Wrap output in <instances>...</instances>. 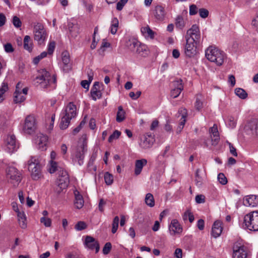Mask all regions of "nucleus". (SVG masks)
<instances>
[{"instance_id": "nucleus-1", "label": "nucleus", "mask_w": 258, "mask_h": 258, "mask_svg": "<svg viewBox=\"0 0 258 258\" xmlns=\"http://www.w3.org/2000/svg\"><path fill=\"white\" fill-rule=\"evenodd\" d=\"M77 115V107L73 102H70L61 113V121L59 127L61 130H65L69 126L71 120Z\"/></svg>"}, {"instance_id": "nucleus-2", "label": "nucleus", "mask_w": 258, "mask_h": 258, "mask_svg": "<svg viewBox=\"0 0 258 258\" xmlns=\"http://www.w3.org/2000/svg\"><path fill=\"white\" fill-rule=\"evenodd\" d=\"M34 84H40L42 87L46 88L51 84L55 85L56 78L55 75L51 76L45 69H41L38 72V75L34 80Z\"/></svg>"}, {"instance_id": "nucleus-3", "label": "nucleus", "mask_w": 258, "mask_h": 258, "mask_svg": "<svg viewBox=\"0 0 258 258\" xmlns=\"http://www.w3.org/2000/svg\"><path fill=\"white\" fill-rule=\"evenodd\" d=\"M205 55L209 61L215 62L219 66L223 63L225 58V53L213 46H210L206 49Z\"/></svg>"}, {"instance_id": "nucleus-4", "label": "nucleus", "mask_w": 258, "mask_h": 258, "mask_svg": "<svg viewBox=\"0 0 258 258\" xmlns=\"http://www.w3.org/2000/svg\"><path fill=\"white\" fill-rule=\"evenodd\" d=\"M87 151V141L83 139L78 143L77 146L72 153L71 157L73 161L77 162L81 166L83 164L85 154Z\"/></svg>"}, {"instance_id": "nucleus-5", "label": "nucleus", "mask_w": 258, "mask_h": 258, "mask_svg": "<svg viewBox=\"0 0 258 258\" xmlns=\"http://www.w3.org/2000/svg\"><path fill=\"white\" fill-rule=\"evenodd\" d=\"M28 170L33 180H37L42 176L41 166L37 156H31L28 161Z\"/></svg>"}, {"instance_id": "nucleus-6", "label": "nucleus", "mask_w": 258, "mask_h": 258, "mask_svg": "<svg viewBox=\"0 0 258 258\" xmlns=\"http://www.w3.org/2000/svg\"><path fill=\"white\" fill-rule=\"evenodd\" d=\"M126 45L130 50L136 52L141 56L146 57L148 55L149 50L147 46L141 43L136 39H130L127 42Z\"/></svg>"}, {"instance_id": "nucleus-7", "label": "nucleus", "mask_w": 258, "mask_h": 258, "mask_svg": "<svg viewBox=\"0 0 258 258\" xmlns=\"http://www.w3.org/2000/svg\"><path fill=\"white\" fill-rule=\"evenodd\" d=\"M245 228L251 231H258V211H253L244 217Z\"/></svg>"}, {"instance_id": "nucleus-8", "label": "nucleus", "mask_w": 258, "mask_h": 258, "mask_svg": "<svg viewBox=\"0 0 258 258\" xmlns=\"http://www.w3.org/2000/svg\"><path fill=\"white\" fill-rule=\"evenodd\" d=\"M233 258H247L250 252L248 247L241 241H237L233 244Z\"/></svg>"}, {"instance_id": "nucleus-9", "label": "nucleus", "mask_w": 258, "mask_h": 258, "mask_svg": "<svg viewBox=\"0 0 258 258\" xmlns=\"http://www.w3.org/2000/svg\"><path fill=\"white\" fill-rule=\"evenodd\" d=\"M34 39L39 45L44 44L47 39L48 34L43 25L37 23L34 27Z\"/></svg>"}, {"instance_id": "nucleus-10", "label": "nucleus", "mask_w": 258, "mask_h": 258, "mask_svg": "<svg viewBox=\"0 0 258 258\" xmlns=\"http://www.w3.org/2000/svg\"><path fill=\"white\" fill-rule=\"evenodd\" d=\"M185 40H188L196 44H200L201 42V35L199 27L197 25H193L189 29L185 36Z\"/></svg>"}, {"instance_id": "nucleus-11", "label": "nucleus", "mask_w": 258, "mask_h": 258, "mask_svg": "<svg viewBox=\"0 0 258 258\" xmlns=\"http://www.w3.org/2000/svg\"><path fill=\"white\" fill-rule=\"evenodd\" d=\"M7 177L14 186H18L22 179L21 173L14 167H9L8 168Z\"/></svg>"}, {"instance_id": "nucleus-12", "label": "nucleus", "mask_w": 258, "mask_h": 258, "mask_svg": "<svg viewBox=\"0 0 258 258\" xmlns=\"http://www.w3.org/2000/svg\"><path fill=\"white\" fill-rule=\"evenodd\" d=\"M5 143L6 146V150L10 153L16 152L19 148V144L17 141L14 135L9 134L4 139Z\"/></svg>"}, {"instance_id": "nucleus-13", "label": "nucleus", "mask_w": 258, "mask_h": 258, "mask_svg": "<svg viewBox=\"0 0 258 258\" xmlns=\"http://www.w3.org/2000/svg\"><path fill=\"white\" fill-rule=\"evenodd\" d=\"M70 182L69 175L66 171L62 170L59 176L57 186L55 188V191L60 194L63 189H66Z\"/></svg>"}, {"instance_id": "nucleus-14", "label": "nucleus", "mask_w": 258, "mask_h": 258, "mask_svg": "<svg viewBox=\"0 0 258 258\" xmlns=\"http://www.w3.org/2000/svg\"><path fill=\"white\" fill-rule=\"evenodd\" d=\"M36 128V120L34 116L32 115L27 116L25 120L23 127V132L28 135L34 133Z\"/></svg>"}, {"instance_id": "nucleus-15", "label": "nucleus", "mask_w": 258, "mask_h": 258, "mask_svg": "<svg viewBox=\"0 0 258 258\" xmlns=\"http://www.w3.org/2000/svg\"><path fill=\"white\" fill-rule=\"evenodd\" d=\"M185 40L186 44L184 47V54L187 57H194L197 53V47L199 44L192 42L188 39Z\"/></svg>"}, {"instance_id": "nucleus-16", "label": "nucleus", "mask_w": 258, "mask_h": 258, "mask_svg": "<svg viewBox=\"0 0 258 258\" xmlns=\"http://www.w3.org/2000/svg\"><path fill=\"white\" fill-rule=\"evenodd\" d=\"M155 141L154 135L151 133H147L141 139L140 143V146L143 149H148L151 148Z\"/></svg>"}, {"instance_id": "nucleus-17", "label": "nucleus", "mask_w": 258, "mask_h": 258, "mask_svg": "<svg viewBox=\"0 0 258 258\" xmlns=\"http://www.w3.org/2000/svg\"><path fill=\"white\" fill-rule=\"evenodd\" d=\"M173 88L171 89L170 96L173 98L177 97L183 90L182 80L181 79L175 80L172 82Z\"/></svg>"}, {"instance_id": "nucleus-18", "label": "nucleus", "mask_w": 258, "mask_h": 258, "mask_svg": "<svg viewBox=\"0 0 258 258\" xmlns=\"http://www.w3.org/2000/svg\"><path fill=\"white\" fill-rule=\"evenodd\" d=\"M85 247L90 250H95L96 252L99 250V244L97 240L91 236H86L84 242Z\"/></svg>"}, {"instance_id": "nucleus-19", "label": "nucleus", "mask_w": 258, "mask_h": 258, "mask_svg": "<svg viewBox=\"0 0 258 258\" xmlns=\"http://www.w3.org/2000/svg\"><path fill=\"white\" fill-rule=\"evenodd\" d=\"M182 227L177 219H173L169 226V231L172 236L180 234L182 232Z\"/></svg>"}, {"instance_id": "nucleus-20", "label": "nucleus", "mask_w": 258, "mask_h": 258, "mask_svg": "<svg viewBox=\"0 0 258 258\" xmlns=\"http://www.w3.org/2000/svg\"><path fill=\"white\" fill-rule=\"evenodd\" d=\"M103 84H100L98 82H95L91 88L90 93L92 99L96 101L97 99H100L102 97L101 88Z\"/></svg>"}, {"instance_id": "nucleus-21", "label": "nucleus", "mask_w": 258, "mask_h": 258, "mask_svg": "<svg viewBox=\"0 0 258 258\" xmlns=\"http://www.w3.org/2000/svg\"><path fill=\"white\" fill-rule=\"evenodd\" d=\"M209 133L211 138L212 145L214 146L217 145L220 140V137L217 125L216 124L209 128Z\"/></svg>"}, {"instance_id": "nucleus-22", "label": "nucleus", "mask_w": 258, "mask_h": 258, "mask_svg": "<svg viewBox=\"0 0 258 258\" xmlns=\"http://www.w3.org/2000/svg\"><path fill=\"white\" fill-rule=\"evenodd\" d=\"M48 137L46 135L43 134H38L36 139V143L38 144V148L44 151L46 149V146L47 144Z\"/></svg>"}, {"instance_id": "nucleus-23", "label": "nucleus", "mask_w": 258, "mask_h": 258, "mask_svg": "<svg viewBox=\"0 0 258 258\" xmlns=\"http://www.w3.org/2000/svg\"><path fill=\"white\" fill-rule=\"evenodd\" d=\"M223 223L219 220H216L213 224L211 231V235L215 238L218 237L221 234L223 230Z\"/></svg>"}, {"instance_id": "nucleus-24", "label": "nucleus", "mask_w": 258, "mask_h": 258, "mask_svg": "<svg viewBox=\"0 0 258 258\" xmlns=\"http://www.w3.org/2000/svg\"><path fill=\"white\" fill-rule=\"evenodd\" d=\"M61 60L63 64V70L66 72H68L71 69L70 64V56L68 51H64L61 53Z\"/></svg>"}, {"instance_id": "nucleus-25", "label": "nucleus", "mask_w": 258, "mask_h": 258, "mask_svg": "<svg viewBox=\"0 0 258 258\" xmlns=\"http://www.w3.org/2000/svg\"><path fill=\"white\" fill-rule=\"evenodd\" d=\"M243 204L247 207H255L258 204V198L254 195L247 196L244 198Z\"/></svg>"}, {"instance_id": "nucleus-26", "label": "nucleus", "mask_w": 258, "mask_h": 258, "mask_svg": "<svg viewBox=\"0 0 258 258\" xmlns=\"http://www.w3.org/2000/svg\"><path fill=\"white\" fill-rule=\"evenodd\" d=\"M179 112L181 114V118L180 119L178 126L177 128V133H180L183 129L186 121L185 118L187 115V111L185 108L180 109Z\"/></svg>"}, {"instance_id": "nucleus-27", "label": "nucleus", "mask_w": 258, "mask_h": 258, "mask_svg": "<svg viewBox=\"0 0 258 258\" xmlns=\"http://www.w3.org/2000/svg\"><path fill=\"white\" fill-rule=\"evenodd\" d=\"M147 163V160L145 159L137 160L135 163V174L139 175L142 172L143 167Z\"/></svg>"}, {"instance_id": "nucleus-28", "label": "nucleus", "mask_w": 258, "mask_h": 258, "mask_svg": "<svg viewBox=\"0 0 258 258\" xmlns=\"http://www.w3.org/2000/svg\"><path fill=\"white\" fill-rule=\"evenodd\" d=\"M74 195L75 197L74 202L75 207L79 209L82 208L84 206V203L82 196L77 190L74 191Z\"/></svg>"}, {"instance_id": "nucleus-29", "label": "nucleus", "mask_w": 258, "mask_h": 258, "mask_svg": "<svg viewBox=\"0 0 258 258\" xmlns=\"http://www.w3.org/2000/svg\"><path fill=\"white\" fill-rule=\"evenodd\" d=\"M155 18L158 20H163L165 15L164 8L161 5H157L155 8Z\"/></svg>"}, {"instance_id": "nucleus-30", "label": "nucleus", "mask_w": 258, "mask_h": 258, "mask_svg": "<svg viewBox=\"0 0 258 258\" xmlns=\"http://www.w3.org/2000/svg\"><path fill=\"white\" fill-rule=\"evenodd\" d=\"M18 221L20 227L22 229H26L27 228L26 216L23 211L18 212L17 214Z\"/></svg>"}, {"instance_id": "nucleus-31", "label": "nucleus", "mask_w": 258, "mask_h": 258, "mask_svg": "<svg viewBox=\"0 0 258 258\" xmlns=\"http://www.w3.org/2000/svg\"><path fill=\"white\" fill-rule=\"evenodd\" d=\"M24 48L29 52L33 49V42L31 37L28 35H26L24 38Z\"/></svg>"}, {"instance_id": "nucleus-32", "label": "nucleus", "mask_w": 258, "mask_h": 258, "mask_svg": "<svg viewBox=\"0 0 258 258\" xmlns=\"http://www.w3.org/2000/svg\"><path fill=\"white\" fill-rule=\"evenodd\" d=\"M68 28L70 32V34L73 37L77 36L79 32V28L77 24H73V23H69L68 24Z\"/></svg>"}, {"instance_id": "nucleus-33", "label": "nucleus", "mask_w": 258, "mask_h": 258, "mask_svg": "<svg viewBox=\"0 0 258 258\" xmlns=\"http://www.w3.org/2000/svg\"><path fill=\"white\" fill-rule=\"evenodd\" d=\"M141 31L145 37H149L151 39H153L154 37L155 33L149 26L142 27Z\"/></svg>"}, {"instance_id": "nucleus-34", "label": "nucleus", "mask_w": 258, "mask_h": 258, "mask_svg": "<svg viewBox=\"0 0 258 258\" xmlns=\"http://www.w3.org/2000/svg\"><path fill=\"white\" fill-rule=\"evenodd\" d=\"M9 90L8 84L7 82H3L0 87V103L3 102L5 99V93Z\"/></svg>"}, {"instance_id": "nucleus-35", "label": "nucleus", "mask_w": 258, "mask_h": 258, "mask_svg": "<svg viewBox=\"0 0 258 258\" xmlns=\"http://www.w3.org/2000/svg\"><path fill=\"white\" fill-rule=\"evenodd\" d=\"M175 25L178 29L182 30L185 27V22L181 15H178L175 19Z\"/></svg>"}, {"instance_id": "nucleus-36", "label": "nucleus", "mask_w": 258, "mask_h": 258, "mask_svg": "<svg viewBox=\"0 0 258 258\" xmlns=\"http://www.w3.org/2000/svg\"><path fill=\"white\" fill-rule=\"evenodd\" d=\"M26 98L22 93L21 91H15L14 95V101L15 103H19L23 102Z\"/></svg>"}, {"instance_id": "nucleus-37", "label": "nucleus", "mask_w": 258, "mask_h": 258, "mask_svg": "<svg viewBox=\"0 0 258 258\" xmlns=\"http://www.w3.org/2000/svg\"><path fill=\"white\" fill-rule=\"evenodd\" d=\"M125 111L121 106L118 107V111L116 114V120L118 122H122L125 119Z\"/></svg>"}, {"instance_id": "nucleus-38", "label": "nucleus", "mask_w": 258, "mask_h": 258, "mask_svg": "<svg viewBox=\"0 0 258 258\" xmlns=\"http://www.w3.org/2000/svg\"><path fill=\"white\" fill-rule=\"evenodd\" d=\"M145 202L150 207H153L155 205V200L153 195L151 193L146 194L145 198Z\"/></svg>"}, {"instance_id": "nucleus-39", "label": "nucleus", "mask_w": 258, "mask_h": 258, "mask_svg": "<svg viewBox=\"0 0 258 258\" xmlns=\"http://www.w3.org/2000/svg\"><path fill=\"white\" fill-rule=\"evenodd\" d=\"M118 20L117 18H113L111 21V24L110 26V33L112 34H115L118 27Z\"/></svg>"}, {"instance_id": "nucleus-40", "label": "nucleus", "mask_w": 258, "mask_h": 258, "mask_svg": "<svg viewBox=\"0 0 258 258\" xmlns=\"http://www.w3.org/2000/svg\"><path fill=\"white\" fill-rule=\"evenodd\" d=\"M235 93L237 96L242 99H245L247 97V93L242 88H236L235 89Z\"/></svg>"}, {"instance_id": "nucleus-41", "label": "nucleus", "mask_w": 258, "mask_h": 258, "mask_svg": "<svg viewBox=\"0 0 258 258\" xmlns=\"http://www.w3.org/2000/svg\"><path fill=\"white\" fill-rule=\"evenodd\" d=\"M119 217L118 216H115L113 220L112 224V229L111 232L112 233H115L117 230L118 224H119Z\"/></svg>"}, {"instance_id": "nucleus-42", "label": "nucleus", "mask_w": 258, "mask_h": 258, "mask_svg": "<svg viewBox=\"0 0 258 258\" xmlns=\"http://www.w3.org/2000/svg\"><path fill=\"white\" fill-rule=\"evenodd\" d=\"M105 182L107 185H111L113 183V177L111 174L106 172L104 174Z\"/></svg>"}, {"instance_id": "nucleus-43", "label": "nucleus", "mask_w": 258, "mask_h": 258, "mask_svg": "<svg viewBox=\"0 0 258 258\" xmlns=\"http://www.w3.org/2000/svg\"><path fill=\"white\" fill-rule=\"evenodd\" d=\"M202 99V97L201 95H198L197 96L196 101L195 102V107L198 110H200L203 107Z\"/></svg>"}, {"instance_id": "nucleus-44", "label": "nucleus", "mask_w": 258, "mask_h": 258, "mask_svg": "<svg viewBox=\"0 0 258 258\" xmlns=\"http://www.w3.org/2000/svg\"><path fill=\"white\" fill-rule=\"evenodd\" d=\"M87 224L85 222L79 221L75 226V229L77 231H81L87 228Z\"/></svg>"}, {"instance_id": "nucleus-45", "label": "nucleus", "mask_w": 258, "mask_h": 258, "mask_svg": "<svg viewBox=\"0 0 258 258\" xmlns=\"http://www.w3.org/2000/svg\"><path fill=\"white\" fill-rule=\"evenodd\" d=\"M121 135V132L117 131V130H115L112 134H111L109 138H108V142L109 143H111L115 139H118L119 136H120Z\"/></svg>"}, {"instance_id": "nucleus-46", "label": "nucleus", "mask_w": 258, "mask_h": 258, "mask_svg": "<svg viewBox=\"0 0 258 258\" xmlns=\"http://www.w3.org/2000/svg\"><path fill=\"white\" fill-rule=\"evenodd\" d=\"M200 171V169H197L196 171V179H195V182L197 186H200L202 184V177L199 175V172Z\"/></svg>"}, {"instance_id": "nucleus-47", "label": "nucleus", "mask_w": 258, "mask_h": 258, "mask_svg": "<svg viewBox=\"0 0 258 258\" xmlns=\"http://www.w3.org/2000/svg\"><path fill=\"white\" fill-rule=\"evenodd\" d=\"M227 123L229 127L233 128L236 126V120L233 116H229L227 120Z\"/></svg>"}, {"instance_id": "nucleus-48", "label": "nucleus", "mask_w": 258, "mask_h": 258, "mask_svg": "<svg viewBox=\"0 0 258 258\" xmlns=\"http://www.w3.org/2000/svg\"><path fill=\"white\" fill-rule=\"evenodd\" d=\"M40 221L43 224L45 227H50L51 225V220L49 218L42 217L40 218Z\"/></svg>"}, {"instance_id": "nucleus-49", "label": "nucleus", "mask_w": 258, "mask_h": 258, "mask_svg": "<svg viewBox=\"0 0 258 258\" xmlns=\"http://www.w3.org/2000/svg\"><path fill=\"white\" fill-rule=\"evenodd\" d=\"M57 164L56 162L51 160L49 167V171L50 173H53L57 170Z\"/></svg>"}, {"instance_id": "nucleus-50", "label": "nucleus", "mask_w": 258, "mask_h": 258, "mask_svg": "<svg viewBox=\"0 0 258 258\" xmlns=\"http://www.w3.org/2000/svg\"><path fill=\"white\" fill-rule=\"evenodd\" d=\"M12 23L16 28H20L22 25V22L20 19L16 16L13 18Z\"/></svg>"}, {"instance_id": "nucleus-51", "label": "nucleus", "mask_w": 258, "mask_h": 258, "mask_svg": "<svg viewBox=\"0 0 258 258\" xmlns=\"http://www.w3.org/2000/svg\"><path fill=\"white\" fill-rule=\"evenodd\" d=\"M218 179L219 182L223 185H225L227 183V178L222 173H220L218 175Z\"/></svg>"}, {"instance_id": "nucleus-52", "label": "nucleus", "mask_w": 258, "mask_h": 258, "mask_svg": "<svg viewBox=\"0 0 258 258\" xmlns=\"http://www.w3.org/2000/svg\"><path fill=\"white\" fill-rule=\"evenodd\" d=\"M97 157V151H93L90 160L88 162V166H92L94 164V161H95L96 158Z\"/></svg>"}, {"instance_id": "nucleus-53", "label": "nucleus", "mask_w": 258, "mask_h": 258, "mask_svg": "<svg viewBox=\"0 0 258 258\" xmlns=\"http://www.w3.org/2000/svg\"><path fill=\"white\" fill-rule=\"evenodd\" d=\"M198 11V8L196 5L192 4L189 6V14L190 16L197 14Z\"/></svg>"}, {"instance_id": "nucleus-54", "label": "nucleus", "mask_w": 258, "mask_h": 258, "mask_svg": "<svg viewBox=\"0 0 258 258\" xmlns=\"http://www.w3.org/2000/svg\"><path fill=\"white\" fill-rule=\"evenodd\" d=\"M112 245L110 242H107L104 245L103 248V253L104 254H108L111 249Z\"/></svg>"}, {"instance_id": "nucleus-55", "label": "nucleus", "mask_w": 258, "mask_h": 258, "mask_svg": "<svg viewBox=\"0 0 258 258\" xmlns=\"http://www.w3.org/2000/svg\"><path fill=\"white\" fill-rule=\"evenodd\" d=\"M92 79H93V77L89 76V81H87V80L82 81V82L81 83V86L84 88L88 90L89 88L90 84L91 82L92 81Z\"/></svg>"}, {"instance_id": "nucleus-56", "label": "nucleus", "mask_w": 258, "mask_h": 258, "mask_svg": "<svg viewBox=\"0 0 258 258\" xmlns=\"http://www.w3.org/2000/svg\"><path fill=\"white\" fill-rule=\"evenodd\" d=\"M55 47V43L54 41L50 42L48 45L47 53L48 54H52Z\"/></svg>"}, {"instance_id": "nucleus-57", "label": "nucleus", "mask_w": 258, "mask_h": 258, "mask_svg": "<svg viewBox=\"0 0 258 258\" xmlns=\"http://www.w3.org/2000/svg\"><path fill=\"white\" fill-rule=\"evenodd\" d=\"M199 15L202 18H206L209 15V11L204 8H201L199 10Z\"/></svg>"}, {"instance_id": "nucleus-58", "label": "nucleus", "mask_w": 258, "mask_h": 258, "mask_svg": "<svg viewBox=\"0 0 258 258\" xmlns=\"http://www.w3.org/2000/svg\"><path fill=\"white\" fill-rule=\"evenodd\" d=\"M4 49L6 52L11 53L14 51V49L10 43H7L4 45Z\"/></svg>"}, {"instance_id": "nucleus-59", "label": "nucleus", "mask_w": 258, "mask_h": 258, "mask_svg": "<svg viewBox=\"0 0 258 258\" xmlns=\"http://www.w3.org/2000/svg\"><path fill=\"white\" fill-rule=\"evenodd\" d=\"M128 0H120L116 4V9L118 11H121Z\"/></svg>"}, {"instance_id": "nucleus-60", "label": "nucleus", "mask_w": 258, "mask_h": 258, "mask_svg": "<svg viewBox=\"0 0 258 258\" xmlns=\"http://www.w3.org/2000/svg\"><path fill=\"white\" fill-rule=\"evenodd\" d=\"M250 125L252 126L255 125V127L254 128V131H252L255 134H258V120L257 119H252L250 121Z\"/></svg>"}, {"instance_id": "nucleus-61", "label": "nucleus", "mask_w": 258, "mask_h": 258, "mask_svg": "<svg viewBox=\"0 0 258 258\" xmlns=\"http://www.w3.org/2000/svg\"><path fill=\"white\" fill-rule=\"evenodd\" d=\"M195 200L198 204L204 203L205 202V196L203 195H198L196 196Z\"/></svg>"}, {"instance_id": "nucleus-62", "label": "nucleus", "mask_w": 258, "mask_h": 258, "mask_svg": "<svg viewBox=\"0 0 258 258\" xmlns=\"http://www.w3.org/2000/svg\"><path fill=\"white\" fill-rule=\"evenodd\" d=\"M141 95V91H137L136 93L134 92H131L129 93V96L133 100L137 99Z\"/></svg>"}, {"instance_id": "nucleus-63", "label": "nucleus", "mask_w": 258, "mask_h": 258, "mask_svg": "<svg viewBox=\"0 0 258 258\" xmlns=\"http://www.w3.org/2000/svg\"><path fill=\"white\" fill-rule=\"evenodd\" d=\"M228 144L229 145L230 153L233 156L237 157V152H236V148L233 146V145L231 143L228 142Z\"/></svg>"}, {"instance_id": "nucleus-64", "label": "nucleus", "mask_w": 258, "mask_h": 258, "mask_svg": "<svg viewBox=\"0 0 258 258\" xmlns=\"http://www.w3.org/2000/svg\"><path fill=\"white\" fill-rule=\"evenodd\" d=\"M174 255L176 258L182 257V251L180 248H176L174 252Z\"/></svg>"}]
</instances>
